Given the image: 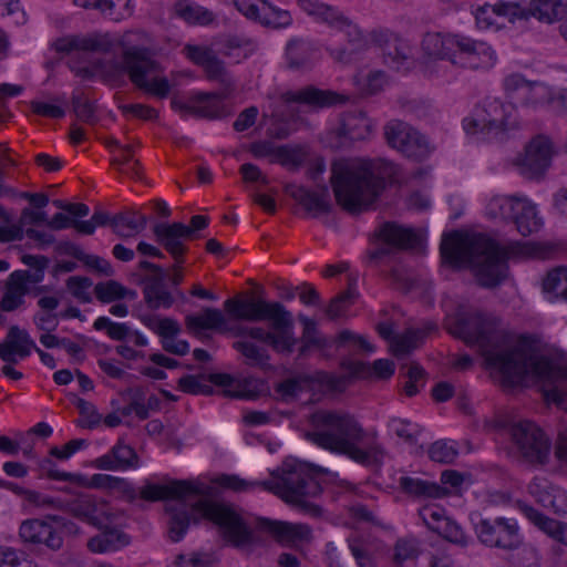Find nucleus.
I'll use <instances>...</instances> for the list:
<instances>
[{
    "label": "nucleus",
    "instance_id": "2eb2a0df",
    "mask_svg": "<svg viewBox=\"0 0 567 567\" xmlns=\"http://www.w3.org/2000/svg\"><path fill=\"white\" fill-rule=\"evenodd\" d=\"M231 92L220 90L219 92H197L192 94L186 101L173 96L171 106L175 112L182 115H193L199 118L214 120L226 115L224 100Z\"/></svg>",
    "mask_w": 567,
    "mask_h": 567
},
{
    "label": "nucleus",
    "instance_id": "338daca9",
    "mask_svg": "<svg viewBox=\"0 0 567 567\" xmlns=\"http://www.w3.org/2000/svg\"><path fill=\"white\" fill-rule=\"evenodd\" d=\"M112 217L104 210H95L90 220L74 221L73 227L80 234L93 235L96 226L103 227L109 225L112 227Z\"/></svg>",
    "mask_w": 567,
    "mask_h": 567
},
{
    "label": "nucleus",
    "instance_id": "69168bd1",
    "mask_svg": "<svg viewBox=\"0 0 567 567\" xmlns=\"http://www.w3.org/2000/svg\"><path fill=\"white\" fill-rule=\"evenodd\" d=\"M287 59L290 68L306 66L310 61L309 48L301 41H291L287 45Z\"/></svg>",
    "mask_w": 567,
    "mask_h": 567
},
{
    "label": "nucleus",
    "instance_id": "c756f323",
    "mask_svg": "<svg viewBox=\"0 0 567 567\" xmlns=\"http://www.w3.org/2000/svg\"><path fill=\"white\" fill-rule=\"evenodd\" d=\"M340 145L346 146L355 141L365 140L371 133V122L362 111L346 113L337 128Z\"/></svg>",
    "mask_w": 567,
    "mask_h": 567
},
{
    "label": "nucleus",
    "instance_id": "8fccbe9b",
    "mask_svg": "<svg viewBox=\"0 0 567 567\" xmlns=\"http://www.w3.org/2000/svg\"><path fill=\"white\" fill-rule=\"evenodd\" d=\"M257 21L262 25L278 29L288 27L291 23V16L288 11L281 10L265 0L260 6Z\"/></svg>",
    "mask_w": 567,
    "mask_h": 567
},
{
    "label": "nucleus",
    "instance_id": "4468645a",
    "mask_svg": "<svg viewBox=\"0 0 567 567\" xmlns=\"http://www.w3.org/2000/svg\"><path fill=\"white\" fill-rule=\"evenodd\" d=\"M384 136L388 144L396 148L404 156L414 161L425 159L430 153L431 147L420 132L402 121H391L384 126Z\"/></svg>",
    "mask_w": 567,
    "mask_h": 567
},
{
    "label": "nucleus",
    "instance_id": "a18cd8bd",
    "mask_svg": "<svg viewBox=\"0 0 567 567\" xmlns=\"http://www.w3.org/2000/svg\"><path fill=\"white\" fill-rule=\"evenodd\" d=\"M249 151L256 158H269L271 163H286L291 159V151L287 146H277L270 141H259L250 145Z\"/></svg>",
    "mask_w": 567,
    "mask_h": 567
},
{
    "label": "nucleus",
    "instance_id": "1a4fd4ad",
    "mask_svg": "<svg viewBox=\"0 0 567 567\" xmlns=\"http://www.w3.org/2000/svg\"><path fill=\"white\" fill-rule=\"evenodd\" d=\"M513 111L512 104H506L499 99L486 97L475 106L470 117L464 118V130L468 134L482 132L498 136L514 126L512 122Z\"/></svg>",
    "mask_w": 567,
    "mask_h": 567
},
{
    "label": "nucleus",
    "instance_id": "58836bf2",
    "mask_svg": "<svg viewBox=\"0 0 567 567\" xmlns=\"http://www.w3.org/2000/svg\"><path fill=\"white\" fill-rule=\"evenodd\" d=\"M513 220L523 236H529L542 227V219L537 216L535 205L523 196L518 199Z\"/></svg>",
    "mask_w": 567,
    "mask_h": 567
},
{
    "label": "nucleus",
    "instance_id": "7ed1b4c3",
    "mask_svg": "<svg viewBox=\"0 0 567 567\" xmlns=\"http://www.w3.org/2000/svg\"><path fill=\"white\" fill-rule=\"evenodd\" d=\"M442 257L453 265L470 266L482 287L493 288L507 276V259L534 254L530 243L511 241L499 246L484 234L454 231L441 243Z\"/></svg>",
    "mask_w": 567,
    "mask_h": 567
},
{
    "label": "nucleus",
    "instance_id": "6e6d98bb",
    "mask_svg": "<svg viewBox=\"0 0 567 567\" xmlns=\"http://www.w3.org/2000/svg\"><path fill=\"white\" fill-rule=\"evenodd\" d=\"M554 4V0H532L528 6L520 4L518 20H528L529 18H536L539 21L550 23V13Z\"/></svg>",
    "mask_w": 567,
    "mask_h": 567
},
{
    "label": "nucleus",
    "instance_id": "f8f14e48",
    "mask_svg": "<svg viewBox=\"0 0 567 567\" xmlns=\"http://www.w3.org/2000/svg\"><path fill=\"white\" fill-rule=\"evenodd\" d=\"M503 86L507 97L514 103L532 110H550L554 90L543 82H532L520 74H511L504 79Z\"/></svg>",
    "mask_w": 567,
    "mask_h": 567
},
{
    "label": "nucleus",
    "instance_id": "cd10ccee",
    "mask_svg": "<svg viewBox=\"0 0 567 567\" xmlns=\"http://www.w3.org/2000/svg\"><path fill=\"white\" fill-rule=\"evenodd\" d=\"M520 10V3L518 2H497L495 4L485 3L475 11L476 24L480 29H498L501 19H506L509 22L518 20Z\"/></svg>",
    "mask_w": 567,
    "mask_h": 567
},
{
    "label": "nucleus",
    "instance_id": "5fc2aeb1",
    "mask_svg": "<svg viewBox=\"0 0 567 567\" xmlns=\"http://www.w3.org/2000/svg\"><path fill=\"white\" fill-rule=\"evenodd\" d=\"M330 27L341 31L346 35L348 42L355 49L363 47L364 37L362 31L355 23L344 17L341 11Z\"/></svg>",
    "mask_w": 567,
    "mask_h": 567
},
{
    "label": "nucleus",
    "instance_id": "37998d69",
    "mask_svg": "<svg viewBox=\"0 0 567 567\" xmlns=\"http://www.w3.org/2000/svg\"><path fill=\"white\" fill-rule=\"evenodd\" d=\"M94 293L96 299L103 303H110L123 299L135 300L137 298V292L135 290L128 289L115 280L99 282L94 287Z\"/></svg>",
    "mask_w": 567,
    "mask_h": 567
},
{
    "label": "nucleus",
    "instance_id": "2f4dec72",
    "mask_svg": "<svg viewBox=\"0 0 567 567\" xmlns=\"http://www.w3.org/2000/svg\"><path fill=\"white\" fill-rule=\"evenodd\" d=\"M518 508L530 523L548 537L567 546V524L550 518L527 504L518 503Z\"/></svg>",
    "mask_w": 567,
    "mask_h": 567
},
{
    "label": "nucleus",
    "instance_id": "9d476101",
    "mask_svg": "<svg viewBox=\"0 0 567 567\" xmlns=\"http://www.w3.org/2000/svg\"><path fill=\"white\" fill-rule=\"evenodd\" d=\"M224 309L233 319L250 322L268 320L271 328L289 326L290 323V311L280 302L235 297L225 300Z\"/></svg>",
    "mask_w": 567,
    "mask_h": 567
},
{
    "label": "nucleus",
    "instance_id": "f3484780",
    "mask_svg": "<svg viewBox=\"0 0 567 567\" xmlns=\"http://www.w3.org/2000/svg\"><path fill=\"white\" fill-rule=\"evenodd\" d=\"M65 509L72 516L99 528L106 526L116 518L107 502L91 494H80L69 501Z\"/></svg>",
    "mask_w": 567,
    "mask_h": 567
},
{
    "label": "nucleus",
    "instance_id": "0e129e2a",
    "mask_svg": "<svg viewBox=\"0 0 567 567\" xmlns=\"http://www.w3.org/2000/svg\"><path fill=\"white\" fill-rule=\"evenodd\" d=\"M111 450L122 471L138 467L140 458L130 445L118 441Z\"/></svg>",
    "mask_w": 567,
    "mask_h": 567
},
{
    "label": "nucleus",
    "instance_id": "79ce46f5",
    "mask_svg": "<svg viewBox=\"0 0 567 567\" xmlns=\"http://www.w3.org/2000/svg\"><path fill=\"white\" fill-rule=\"evenodd\" d=\"M225 323V316L216 308H205L202 313L188 315L185 318V326L193 333L199 330H217L224 327Z\"/></svg>",
    "mask_w": 567,
    "mask_h": 567
},
{
    "label": "nucleus",
    "instance_id": "a211bd4d",
    "mask_svg": "<svg viewBox=\"0 0 567 567\" xmlns=\"http://www.w3.org/2000/svg\"><path fill=\"white\" fill-rule=\"evenodd\" d=\"M55 517L51 519L31 518L21 523L19 537L23 544L32 546H45L56 551L63 546V538L54 525Z\"/></svg>",
    "mask_w": 567,
    "mask_h": 567
},
{
    "label": "nucleus",
    "instance_id": "09e8293b",
    "mask_svg": "<svg viewBox=\"0 0 567 567\" xmlns=\"http://www.w3.org/2000/svg\"><path fill=\"white\" fill-rule=\"evenodd\" d=\"M297 4L306 14L322 21L329 25L336 20L339 10L319 0H297Z\"/></svg>",
    "mask_w": 567,
    "mask_h": 567
},
{
    "label": "nucleus",
    "instance_id": "72a5a7b5",
    "mask_svg": "<svg viewBox=\"0 0 567 567\" xmlns=\"http://www.w3.org/2000/svg\"><path fill=\"white\" fill-rule=\"evenodd\" d=\"M460 37L429 32L422 40L423 52L432 59H449L452 62Z\"/></svg>",
    "mask_w": 567,
    "mask_h": 567
},
{
    "label": "nucleus",
    "instance_id": "774afa93",
    "mask_svg": "<svg viewBox=\"0 0 567 567\" xmlns=\"http://www.w3.org/2000/svg\"><path fill=\"white\" fill-rule=\"evenodd\" d=\"M93 282L87 277L72 276L66 280V288L71 295L81 302H90L92 300L89 289Z\"/></svg>",
    "mask_w": 567,
    "mask_h": 567
},
{
    "label": "nucleus",
    "instance_id": "de8ad7c7",
    "mask_svg": "<svg viewBox=\"0 0 567 567\" xmlns=\"http://www.w3.org/2000/svg\"><path fill=\"white\" fill-rule=\"evenodd\" d=\"M175 13L187 23L208 24L214 20V14L209 10L189 2L179 0L174 6Z\"/></svg>",
    "mask_w": 567,
    "mask_h": 567
},
{
    "label": "nucleus",
    "instance_id": "ddd939ff",
    "mask_svg": "<svg viewBox=\"0 0 567 567\" xmlns=\"http://www.w3.org/2000/svg\"><path fill=\"white\" fill-rule=\"evenodd\" d=\"M555 153L551 138L539 134L527 143L524 152L514 159V165L523 176L539 178L549 168Z\"/></svg>",
    "mask_w": 567,
    "mask_h": 567
},
{
    "label": "nucleus",
    "instance_id": "603ef678",
    "mask_svg": "<svg viewBox=\"0 0 567 567\" xmlns=\"http://www.w3.org/2000/svg\"><path fill=\"white\" fill-rule=\"evenodd\" d=\"M522 196H495L493 197L487 206L486 213L492 218H512L517 209L518 199Z\"/></svg>",
    "mask_w": 567,
    "mask_h": 567
},
{
    "label": "nucleus",
    "instance_id": "bb28decb",
    "mask_svg": "<svg viewBox=\"0 0 567 567\" xmlns=\"http://www.w3.org/2000/svg\"><path fill=\"white\" fill-rule=\"evenodd\" d=\"M39 466L51 480L70 482L81 486H93L97 488L115 491L121 481V477H115L107 474H94L91 478V482L89 483L84 475L54 470V462L50 457L41 460L39 462Z\"/></svg>",
    "mask_w": 567,
    "mask_h": 567
},
{
    "label": "nucleus",
    "instance_id": "4be33fe9",
    "mask_svg": "<svg viewBox=\"0 0 567 567\" xmlns=\"http://www.w3.org/2000/svg\"><path fill=\"white\" fill-rule=\"evenodd\" d=\"M122 41L112 38L110 34H94L87 37H70L56 41L55 49L59 52L93 51L116 56Z\"/></svg>",
    "mask_w": 567,
    "mask_h": 567
},
{
    "label": "nucleus",
    "instance_id": "f704fd0d",
    "mask_svg": "<svg viewBox=\"0 0 567 567\" xmlns=\"http://www.w3.org/2000/svg\"><path fill=\"white\" fill-rule=\"evenodd\" d=\"M436 330V324L433 322H425L421 328L408 329L404 333L395 336L391 340V351L394 355L401 357L410 353L416 349L424 340V338Z\"/></svg>",
    "mask_w": 567,
    "mask_h": 567
},
{
    "label": "nucleus",
    "instance_id": "393cba45",
    "mask_svg": "<svg viewBox=\"0 0 567 567\" xmlns=\"http://www.w3.org/2000/svg\"><path fill=\"white\" fill-rule=\"evenodd\" d=\"M156 241L173 258H182L187 250L186 240L190 239V230L183 223H157L153 227Z\"/></svg>",
    "mask_w": 567,
    "mask_h": 567
},
{
    "label": "nucleus",
    "instance_id": "c85d7f7f",
    "mask_svg": "<svg viewBox=\"0 0 567 567\" xmlns=\"http://www.w3.org/2000/svg\"><path fill=\"white\" fill-rule=\"evenodd\" d=\"M258 527L261 530L269 533L281 544L309 542L312 537L311 528L307 524H292L262 518L259 520Z\"/></svg>",
    "mask_w": 567,
    "mask_h": 567
},
{
    "label": "nucleus",
    "instance_id": "a19ab883",
    "mask_svg": "<svg viewBox=\"0 0 567 567\" xmlns=\"http://www.w3.org/2000/svg\"><path fill=\"white\" fill-rule=\"evenodd\" d=\"M128 544L130 537L125 533L118 529H109L90 538L87 548L92 553L103 554L118 550Z\"/></svg>",
    "mask_w": 567,
    "mask_h": 567
},
{
    "label": "nucleus",
    "instance_id": "4d7b16f0",
    "mask_svg": "<svg viewBox=\"0 0 567 567\" xmlns=\"http://www.w3.org/2000/svg\"><path fill=\"white\" fill-rule=\"evenodd\" d=\"M457 455V445L446 440H439L434 442L429 449L430 458L436 463H453L456 460Z\"/></svg>",
    "mask_w": 567,
    "mask_h": 567
},
{
    "label": "nucleus",
    "instance_id": "13d9d810",
    "mask_svg": "<svg viewBox=\"0 0 567 567\" xmlns=\"http://www.w3.org/2000/svg\"><path fill=\"white\" fill-rule=\"evenodd\" d=\"M402 369H406L404 374L409 379L403 386L404 392L408 396H413L419 392L420 388H423L425 384V371L416 362H410Z\"/></svg>",
    "mask_w": 567,
    "mask_h": 567
},
{
    "label": "nucleus",
    "instance_id": "7c9ffc66",
    "mask_svg": "<svg viewBox=\"0 0 567 567\" xmlns=\"http://www.w3.org/2000/svg\"><path fill=\"white\" fill-rule=\"evenodd\" d=\"M166 277L167 274L164 269L157 274H146L143 277L142 284L144 285V300L148 308L168 309L173 306L174 298L172 293L165 288Z\"/></svg>",
    "mask_w": 567,
    "mask_h": 567
},
{
    "label": "nucleus",
    "instance_id": "39448f33",
    "mask_svg": "<svg viewBox=\"0 0 567 567\" xmlns=\"http://www.w3.org/2000/svg\"><path fill=\"white\" fill-rule=\"evenodd\" d=\"M214 482L223 489L248 492L257 487L271 492L288 504L298 506L305 513L317 517L322 509L309 502L322 492L320 483L315 478L312 468L305 463H284L280 474H274L267 481H246L238 475L221 474Z\"/></svg>",
    "mask_w": 567,
    "mask_h": 567
},
{
    "label": "nucleus",
    "instance_id": "dca6fc26",
    "mask_svg": "<svg viewBox=\"0 0 567 567\" xmlns=\"http://www.w3.org/2000/svg\"><path fill=\"white\" fill-rule=\"evenodd\" d=\"M383 246L368 251L371 262L378 261L396 250H409L421 244V237L412 229L396 223H384L377 233Z\"/></svg>",
    "mask_w": 567,
    "mask_h": 567
},
{
    "label": "nucleus",
    "instance_id": "a878e982",
    "mask_svg": "<svg viewBox=\"0 0 567 567\" xmlns=\"http://www.w3.org/2000/svg\"><path fill=\"white\" fill-rule=\"evenodd\" d=\"M37 344L29 332L18 326H11L2 342H0V359L6 363H18L35 350Z\"/></svg>",
    "mask_w": 567,
    "mask_h": 567
},
{
    "label": "nucleus",
    "instance_id": "423d86ee",
    "mask_svg": "<svg viewBox=\"0 0 567 567\" xmlns=\"http://www.w3.org/2000/svg\"><path fill=\"white\" fill-rule=\"evenodd\" d=\"M381 162L340 159L331 167V185L337 203L350 213L367 209L384 188Z\"/></svg>",
    "mask_w": 567,
    "mask_h": 567
},
{
    "label": "nucleus",
    "instance_id": "20e7f679",
    "mask_svg": "<svg viewBox=\"0 0 567 567\" xmlns=\"http://www.w3.org/2000/svg\"><path fill=\"white\" fill-rule=\"evenodd\" d=\"M312 430L305 436L308 441L329 452L346 455L363 466H379L385 452L372 440L363 443L367 435L362 425L348 412L319 410L311 415Z\"/></svg>",
    "mask_w": 567,
    "mask_h": 567
},
{
    "label": "nucleus",
    "instance_id": "f03ea898",
    "mask_svg": "<svg viewBox=\"0 0 567 567\" xmlns=\"http://www.w3.org/2000/svg\"><path fill=\"white\" fill-rule=\"evenodd\" d=\"M220 486L198 480H175L167 484L145 483L138 496L147 502L172 501L165 508L169 514L168 534L173 542H179L186 534L190 519H208L218 525L224 538L240 549L256 544L254 532L241 516L229 505L213 501Z\"/></svg>",
    "mask_w": 567,
    "mask_h": 567
},
{
    "label": "nucleus",
    "instance_id": "aec40b11",
    "mask_svg": "<svg viewBox=\"0 0 567 567\" xmlns=\"http://www.w3.org/2000/svg\"><path fill=\"white\" fill-rule=\"evenodd\" d=\"M452 63L472 70L489 69L495 63V53L484 42L460 37Z\"/></svg>",
    "mask_w": 567,
    "mask_h": 567
},
{
    "label": "nucleus",
    "instance_id": "0eeeda50",
    "mask_svg": "<svg viewBox=\"0 0 567 567\" xmlns=\"http://www.w3.org/2000/svg\"><path fill=\"white\" fill-rule=\"evenodd\" d=\"M96 69L107 79L127 74L136 87L159 100L166 99L176 85V74L172 73L171 78L162 76L159 64L144 49L135 47L125 49L122 44L116 56L97 61Z\"/></svg>",
    "mask_w": 567,
    "mask_h": 567
},
{
    "label": "nucleus",
    "instance_id": "c9c22d12",
    "mask_svg": "<svg viewBox=\"0 0 567 567\" xmlns=\"http://www.w3.org/2000/svg\"><path fill=\"white\" fill-rule=\"evenodd\" d=\"M22 275L10 274L4 284L3 296L0 300V309L6 312H12L22 308L25 303V296L29 293V287L22 285Z\"/></svg>",
    "mask_w": 567,
    "mask_h": 567
},
{
    "label": "nucleus",
    "instance_id": "4c0bfd02",
    "mask_svg": "<svg viewBox=\"0 0 567 567\" xmlns=\"http://www.w3.org/2000/svg\"><path fill=\"white\" fill-rule=\"evenodd\" d=\"M423 553V545L414 536H404L393 545L391 561L395 567H404L414 564Z\"/></svg>",
    "mask_w": 567,
    "mask_h": 567
},
{
    "label": "nucleus",
    "instance_id": "49530a36",
    "mask_svg": "<svg viewBox=\"0 0 567 567\" xmlns=\"http://www.w3.org/2000/svg\"><path fill=\"white\" fill-rule=\"evenodd\" d=\"M511 553V563L515 567H540L542 565L543 556L539 548L535 544L524 543L523 536L517 548Z\"/></svg>",
    "mask_w": 567,
    "mask_h": 567
},
{
    "label": "nucleus",
    "instance_id": "f257e3e1",
    "mask_svg": "<svg viewBox=\"0 0 567 567\" xmlns=\"http://www.w3.org/2000/svg\"><path fill=\"white\" fill-rule=\"evenodd\" d=\"M452 333L467 344L478 347L488 368L499 371L503 382L514 386L527 375L544 381L546 400L555 402L567 411V358L556 353H540L524 339L514 341L499 327V320L481 311L462 313ZM555 455L567 461V433H559Z\"/></svg>",
    "mask_w": 567,
    "mask_h": 567
},
{
    "label": "nucleus",
    "instance_id": "3c124183",
    "mask_svg": "<svg viewBox=\"0 0 567 567\" xmlns=\"http://www.w3.org/2000/svg\"><path fill=\"white\" fill-rule=\"evenodd\" d=\"M543 288L544 291L551 295L554 299L567 301V268L558 267L549 271L544 279Z\"/></svg>",
    "mask_w": 567,
    "mask_h": 567
},
{
    "label": "nucleus",
    "instance_id": "473e14b6",
    "mask_svg": "<svg viewBox=\"0 0 567 567\" xmlns=\"http://www.w3.org/2000/svg\"><path fill=\"white\" fill-rule=\"evenodd\" d=\"M287 192L315 217L330 212L331 203L326 187L321 192H312L306 187L292 185L287 188Z\"/></svg>",
    "mask_w": 567,
    "mask_h": 567
},
{
    "label": "nucleus",
    "instance_id": "864d4df0",
    "mask_svg": "<svg viewBox=\"0 0 567 567\" xmlns=\"http://www.w3.org/2000/svg\"><path fill=\"white\" fill-rule=\"evenodd\" d=\"M203 69L208 80L220 83L221 90L228 92L234 90V80L227 72L224 62L217 55H214Z\"/></svg>",
    "mask_w": 567,
    "mask_h": 567
},
{
    "label": "nucleus",
    "instance_id": "6ab92c4d",
    "mask_svg": "<svg viewBox=\"0 0 567 567\" xmlns=\"http://www.w3.org/2000/svg\"><path fill=\"white\" fill-rule=\"evenodd\" d=\"M265 330L261 327H238L234 329V334L241 339L257 340L269 344L275 351L280 353H291L297 342L293 336V320L290 313L289 326L271 328Z\"/></svg>",
    "mask_w": 567,
    "mask_h": 567
},
{
    "label": "nucleus",
    "instance_id": "ea45409f",
    "mask_svg": "<svg viewBox=\"0 0 567 567\" xmlns=\"http://www.w3.org/2000/svg\"><path fill=\"white\" fill-rule=\"evenodd\" d=\"M399 485L404 493L416 497L443 498L450 494L445 487L437 483L411 476H402L399 480Z\"/></svg>",
    "mask_w": 567,
    "mask_h": 567
},
{
    "label": "nucleus",
    "instance_id": "5701e85b",
    "mask_svg": "<svg viewBox=\"0 0 567 567\" xmlns=\"http://www.w3.org/2000/svg\"><path fill=\"white\" fill-rule=\"evenodd\" d=\"M371 41L382 51L384 61L400 65L411 56V45L401 34L386 29H374Z\"/></svg>",
    "mask_w": 567,
    "mask_h": 567
},
{
    "label": "nucleus",
    "instance_id": "e2e57ef3",
    "mask_svg": "<svg viewBox=\"0 0 567 567\" xmlns=\"http://www.w3.org/2000/svg\"><path fill=\"white\" fill-rule=\"evenodd\" d=\"M202 375L187 374L178 380V389L187 394L193 395H210L214 393V388L210 384L203 382Z\"/></svg>",
    "mask_w": 567,
    "mask_h": 567
},
{
    "label": "nucleus",
    "instance_id": "9b49d317",
    "mask_svg": "<svg viewBox=\"0 0 567 567\" xmlns=\"http://www.w3.org/2000/svg\"><path fill=\"white\" fill-rule=\"evenodd\" d=\"M475 533L484 546L505 553L514 551L522 539L520 526L513 517L481 518L475 524Z\"/></svg>",
    "mask_w": 567,
    "mask_h": 567
},
{
    "label": "nucleus",
    "instance_id": "412c9836",
    "mask_svg": "<svg viewBox=\"0 0 567 567\" xmlns=\"http://www.w3.org/2000/svg\"><path fill=\"white\" fill-rule=\"evenodd\" d=\"M347 543L355 567H377L373 547L367 537L352 535L348 537ZM329 566L354 567L348 553H337L336 549L329 550Z\"/></svg>",
    "mask_w": 567,
    "mask_h": 567
},
{
    "label": "nucleus",
    "instance_id": "b1692460",
    "mask_svg": "<svg viewBox=\"0 0 567 567\" xmlns=\"http://www.w3.org/2000/svg\"><path fill=\"white\" fill-rule=\"evenodd\" d=\"M287 103H301L313 109H323L347 103L349 97L331 90H321L312 85L298 91H289L282 94Z\"/></svg>",
    "mask_w": 567,
    "mask_h": 567
},
{
    "label": "nucleus",
    "instance_id": "e433bc0d",
    "mask_svg": "<svg viewBox=\"0 0 567 567\" xmlns=\"http://www.w3.org/2000/svg\"><path fill=\"white\" fill-rule=\"evenodd\" d=\"M147 225L146 216L136 212H122L112 217V230L120 238H131L142 233Z\"/></svg>",
    "mask_w": 567,
    "mask_h": 567
},
{
    "label": "nucleus",
    "instance_id": "680f3d73",
    "mask_svg": "<svg viewBox=\"0 0 567 567\" xmlns=\"http://www.w3.org/2000/svg\"><path fill=\"white\" fill-rule=\"evenodd\" d=\"M93 327L95 330H99V331L105 330L106 334L112 340H116V341H122L131 334V329L126 323L113 322L107 317H99L94 321Z\"/></svg>",
    "mask_w": 567,
    "mask_h": 567
},
{
    "label": "nucleus",
    "instance_id": "bf43d9fd",
    "mask_svg": "<svg viewBox=\"0 0 567 567\" xmlns=\"http://www.w3.org/2000/svg\"><path fill=\"white\" fill-rule=\"evenodd\" d=\"M71 255L87 267L93 268L105 276H112L114 272L113 267L109 260L96 255H89L78 246L72 248Z\"/></svg>",
    "mask_w": 567,
    "mask_h": 567
},
{
    "label": "nucleus",
    "instance_id": "c03bdc74",
    "mask_svg": "<svg viewBox=\"0 0 567 567\" xmlns=\"http://www.w3.org/2000/svg\"><path fill=\"white\" fill-rule=\"evenodd\" d=\"M233 348L245 358L246 364L258 368L268 365L270 355L264 346L256 344L249 339H240L234 342Z\"/></svg>",
    "mask_w": 567,
    "mask_h": 567
},
{
    "label": "nucleus",
    "instance_id": "052dcab7",
    "mask_svg": "<svg viewBox=\"0 0 567 567\" xmlns=\"http://www.w3.org/2000/svg\"><path fill=\"white\" fill-rule=\"evenodd\" d=\"M355 298V290L351 286H349L347 291L341 292L330 301L326 311L327 316L331 319L342 317L350 308V306L354 302Z\"/></svg>",
    "mask_w": 567,
    "mask_h": 567
},
{
    "label": "nucleus",
    "instance_id": "6e6552de",
    "mask_svg": "<svg viewBox=\"0 0 567 567\" xmlns=\"http://www.w3.org/2000/svg\"><path fill=\"white\" fill-rule=\"evenodd\" d=\"M509 434L523 462L532 466H544L550 456V441L544 431L532 421H519L509 426Z\"/></svg>",
    "mask_w": 567,
    "mask_h": 567
}]
</instances>
